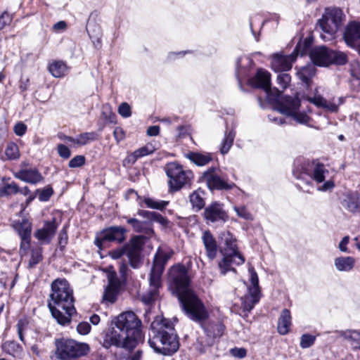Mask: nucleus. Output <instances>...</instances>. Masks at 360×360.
I'll list each match as a JSON object with an SVG mask.
<instances>
[{
  "mask_svg": "<svg viewBox=\"0 0 360 360\" xmlns=\"http://www.w3.org/2000/svg\"><path fill=\"white\" fill-rule=\"evenodd\" d=\"M168 281L171 289L177 295L182 310L190 319L201 323L208 318L209 314L204 304L190 289V279L184 266H172Z\"/></svg>",
  "mask_w": 360,
  "mask_h": 360,
  "instance_id": "1",
  "label": "nucleus"
},
{
  "mask_svg": "<svg viewBox=\"0 0 360 360\" xmlns=\"http://www.w3.org/2000/svg\"><path fill=\"white\" fill-rule=\"evenodd\" d=\"M254 87L262 89L266 94L267 99L276 103V109L282 114L291 116L297 123L308 124L310 117L305 113L298 111L300 100L297 97H282L281 91L277 89H271L270 73L259 69L256 75L249 79Z\"/></svg>",
  "mask_w": 360,
  "mask_h": 360,
  "instance_id": "2",
  "label": "nucleus"
},
{
  "mask_svg": "<svg viewBox=\"0 0 360 360\" xmlns=\"http://www.w3.org/2000/svg\"><path fill=\"white\" fill-rule=\"evenodd\" d=\"M73 290L67 280L58 278L51 283V293L48 306L53 317L60 325L70 322L76 312Z\"/></svg>",
  "mask_w": 360,
  "mask_h": 360,
  "instance_id": "3",
  "label": "nucleus"
},
{
  "mask_svg": "<svg viewBox=\"0 0 360 360\" xmlns=\"http://www.w3.org/2000/svg\"><path fill=\"white\" fill-rule=\"evenodd\" d=\"M148 344L156 353L172 355L179 347L178 336L173 323L167 319L157 316L150 325Z\"/></svg>",
  "mask_w": 360,
  "mask_h": 360,
  "instance_id": "4",
  "label": "nucleus"
},
{
  "mask_svg": "<svg viewBox=\"0 0 360 360\" xmlns=\"http://www.w3.org/2000/svg\"><path fill=\"white\" fill-rule=\"evenodd\" d=\"M293 175L297 179L306 180L307 178L313 180L317 185V190L321 192L331 191L335 187L332 179H327L329 171L326 166L318 160L312 161H297L292 171Z\"/></svg>",
  "mask_w": 360,
  "mask_h": 360,
  "instance_id": "5",
  "label": "nucleus"
},
{
  "mask_svg": "<svg viewBox=\"0 0 360 360\" xmlns=\"http://www.w3.org/2000/svg\"><path fill=\"white\" fill-rule=\"evenodd\" d=\"M221 246L219 251L222 259L218 263L220 274L223 276L228 272L236 273L234 266L244 264V256L238 250L237 241L235 237L229 232L224 231L220 234Z\"/></svg>",
  "mask_w": 360,
  "mask_h": 360,
  "instance_id": "6",
  "label": "nucleus"
},
{
  "mask_svg": "<svg viewBox=\"0 0 360 360\" xmlns=\"http://www.w3.org/2000/svg\"><path fill=\"white\" fill-rule=\"evenodd\" d=\"M89 352L90 347L86 342L69 338L56 340V356L58 359H76L86 356Z\"/></svg>",
  "mask_w": 360,
  "mask_h": 360,
  "instance_id": "7",
  "label": "nucleus"
},
{
  "mask_svg": "<svg viewBox=\"0 0 360 360\" xmlns=\"http://www.w3.org/2000/svg\"><path fill=\"white\" fill-rule=\"evenodd\" d=\"M343 13L340 8L333 7L325 9L322 18L319 20V27L322 33L320 34L323 41L332 40L341 25Z\"/></svg>",
  "mask_w": 360,
  "mask_h": 360,
  "instance_id": "8",
  "label": "nucleus"
},
{
  "mask_svg": "<svg viewBox=\"0 0 360 360\" xmlns=\"http://www.w3.org/2000/svg\"><path fill=\"white\" fill-rule=\"evenodd\" d=\"M112 321L138 343L141 339V321L133 311H125L115 317Z\"/></svg>",
  "mask_w": 360,
  "mask_h": 360,
  "instance_id": "9",
  "label": "nucleus"
},
{
  "mask_svg": "<svg viewBox=\"0 0 360 360\" xmlns=\"http://www.w3.org/2000/svg\"><path fill=\"white\" fill-rule=\"evenodd\" d=\"M165 170L169 179L168 184L172 191H177L184 186L190 184L193 178L191 171L184 170L183 167L176 162L167 164Z\"/></svg>",
  "mask_w": 360,
  "mask_h": 360,
  "instance_id": "10",
  "label": "nucleus"
},
{
  "mask_svg": "<svg viewBox=\"0 0 360 360\" xmlns=\"http://www.w3.org/2000/svg\"><path fill=\"white\" fill-rule=\"evenodd\" d=\"M136 340L127 335L122 329H118L111 321L110 328L106 332L103 341V346L108 349L112 346L131 350L136 347Z\"/></svg>",
  "mask_w": 360,
  "mask_h": 360,
  "instance_id": "11",
  "label": "nucleus"
},
{
  "mask_svg": "<svg viewBox=\"0 0 360 360\" xmlns=\"http://www.w3.org/2000/svg\"><path fill=\"white\" fill-rule=\"evenodd\" d=\"M248 271L250 285L248 286V293L240 298L243 316L248 315V313L259 302L261 297L257 274L252 266L249 267Z\"/></svg>",
  "mask_w": 360,
  "mask_h": 360,
  "instance_id": "12",
  "label": "nucleus"
},
{
  "mask_svg": "<svg viewBox=\"0 0 360 360\" xmlns=\"http://www.w3.org/2000/svg\"><path fill=\"white\" fill-rule=\"evenodd\" d=\"M127 230L122 226H112L103 229L96 236L94 244L102 249L106 242L122 243L126 240Z\"/></svg>",
  "mask_w": 360,
  "mask_h": 360,
  "instance_id": "13",
  "label": "nucleus"
},
{
  "mask_svg": "<svg viewBox=\"0 0 360 360\" xmlns=\"http://www.w3.org/2000/svg\"><path fill=\"white\" fill-rule=\"evenodd\" d=\"M146 238L143 236H136L125 245L127 257L130 266L134 269H139L142 264L141 251Z\"/></svg>",
  "mask_w": 360,
  "mask_h": 360,
  "instance_id": "14",
  "label": "nucleus"
},
{
  "mask_svg": "<svg viewBox=\"0 0 360 360\" xmlns=\"http://www.w3.org/2000/svg\"><path fill=\"white\" fill-rule=\"evenodd\" d=\"M216 167H211L205 171L202 174V179L205 181L210 190H231L236 188L239 191H241L234 183H229L223 178L217 175L215 172Z\"/></svg>",
  "mask_w": 360,
  "mask_h": 360,
  "instance_id": "15",
  "label": "nucleus"
},
{
  "mask_svg": "<svg viewBox=\"0 0 360 360\" xmlns=\"http://www.w3.org/2000/svg\"><path fill=\"white\" fill-rule=\"evenodd\" d=\"M314 94V96H307L304 98L316 106L322 108L330 112H338V107L342 105L345 101L343 97L333 98L332 100L328 101L319 94L318 88L315 89Z\"/></svg>",
  "mask_w": 360,
  "mask_h": 360,
  "instance_id": "16",
  "label": "nucleus"
},
{
  "mask_svg": "<svg viewBox=\"0 0 360 360\" xmlns=\"http://www.w3.org/2000/svg\"><path fill=\"white\" fill-rule=\"evenodd\" d=\"M343 38L348 46L360 53V21L349 22L345 29Z\"/></svg>",
  "mask_w": 360,
  "mask_h": 360,
  "instance_id": "17",
  "label": "nucleus"
},
{
  "mask_svg": "<svg viewBox=\"0 0 360 360\" xmlns=\"http://www.w3.org/2000/svg\"><path fill=\"white\" fill-rule=\"evenodd\" d=\"M108 283L104 290L103 301L105 303L112 304L117 299L121 288V282L115 271L108 274Z\"/></svg>",
  "mask_w": 360,
  "mask_h": 360,
  "instance_id": "18",
  "label": "nucleus"
},
{
  "mask_svg": "<svg viewBox=\"0 0 360 360\" xmlns=\"http://www.w3.org/2000/svg\"><path fill=\"white\" fill-rule=\"evenodd\" d=\"M172 252L164 249L158 248L155 255L153 265L150 271V275L153 276V279L157 280L161 278L165 269V265L170 259Z\"/></svg>",
  "mask_w": 360,
  "mask_h": 360,
  "instance_id": "19",
  "label": "nucleus"
},
{
  "mask_svg": "<svg viewBox=\"0 0 360 360\" xmlns=\"http://www.w3.org/2000/svg\"><path fill=\"white\" fill-rule=\"evenodd\" d=\"M204 217L207 223H224L228 219V215L224 210L222 205L216 202L205 208Z\"/></svg>",
  "mask_w": 360,
  "mask_h": 360,
  "instance_id": "20",
  "label": "nucleus"
},
{
  "mask_svg": "<svg viewBox=\"0 0 360 360\" xmlns=\"http://www.w3.org/2000/svg\"><path fill=\"white\" fill-rule=\"evenodd\" d=\"M14 227L21 238L20 251L21 253L23 252L25 254L30 244L32 231L31 223L24 219L20 223L15 224Z\"/></svg>",
  "mask_w": 360,
  "mask_h": 360,
  "instance_id": "21",
  "label": "nucleus"
},
{
  "mask_svg": "<svg viewBox=\"0 0 360 360\" xmlns=\"http://www.w3.org/2000/svg\"><path fill=\"white\" fill-rule=\"evenodd\" d=\"M297 56L294 51L290 55L276 53L272 56L271 67L276 72L288 71L291 69Z\"/></svg>",
  "mask_w": 360,
  "mask_h": 360,
  "instance_id": "22",
  "label": "nucleus"
},
{
  "mask_svg": "<svg viewBox=\"0 0 360 360\" xmlns=\"http://www.w3.org/2000/svg\"><path fill=\"white\" fill-rule=\"evenodd\" d=\"M310 58L314 64L319 66L330 65V50L326 46L314 48L309 53Z\"/></svg>",
  "mask_w": 360,
  "mask_h": 360,
  "instance_id": "23",
  "label": "nucleus"
},
{
  "mask_svg": "<svg viewBox=\"0 0 360 360\" xmlns=\"http://www.w3.org/2000/svg\"><path fill=\"white\" fill-rule=\"evenodd\" d=\"M128 224L131 225L134 232L141 233L145 237H151L154 232L150 221H140L136 218L123 217Z\"/></svg>",
  "mask_w": 360,
  "mask_h": 360,
  "instance_id": "24",
  "label": "nucleus"
},
{
  "mask_svg": "<svg viewBox=\"0 0 360 360\" xmlns=\"http://www.w3.org/2000/svg\"><path fill=\"white\" fill-rule=\"evenodd\" d=\"M160 279L161 278H158L157 280H155L153 279V276L150 274L149 289L141 297V300L144 304L147 305L152 304L158 299Z\"/></svg>",
  "mask_w": 360,
  "mask_h": 360,
  "instance_id": "25",
  "label": "nucleus"
},
{
  "mask_svg": "<svg viewBox=\"0 0 360 360\" xmlns=\"http://www.w3.org/2000/svg\"><path fill=\"white\" fill-rule=\"evenodd\" d=\"M202 241L207 257L210 260H214L217 255L218 245L214 237L210 231H205L202 233Z\"/></svg>",
  "mask_w": 360,
  "mask_h": 360,
  "instance_id": "26",
  "label": "nucleus"
},
{
  "mask_svg": "<svg viewBox=\"0 0 360 360\" xmlns=\"http://www.w3.org/2000/svg\"><path fill=\"white\" fill-rule=\"evenodd\" d=\"M14 176L22 181L32 184H36L43 179L41 174L35 168H21L19 171L14 173Z\"/></svg>",
  "mask_w": 360,
  "mask_h": 360,
  "instance_id": "27",
  "label": "nucleus"
},
{
  "mask_svg": "<svg viewBox=\"0 0 360 360\" xmlns=\"http://www.w3.org/2000/svg\"><path fill=\"white\" fill-rule=\"evenodd\" d=\"M186 158L188 159L192 163L198 167H204L209 165L214 160L212 153L200 151L195 152L191 151L185 155Z\"/></svg>",
  "mask_w": 360,
  "mask_h": 360,
  "instance_id": "28",
  "label": "nucleus"
},
{
  "mask_svg": "<svg viewBox=\"0 0 360 360\" xmlns=\"http://www.w3.org/2000/svg\"><path fill=\"white\" fill-rule=\"evenodd\" d=\"M56 229L57 226L53 219L52 221L46 222L41 229L35 232L34 236L41 242L49 243L53 237Z\"/></svg>",
  "mask_w": 360,
  "mask_h": 360,
  "instance_id": "29",
  "label": "nucleus"
},
{
  "mask_svg": "<svg viewBox=\"0 0 360 360\" xmlns=\"http://www.w3.org/2000/svg\"><path fill=\"white\" fill-rule=\"evenodd\" d=\"M342 205L351 212H360V193L354 191L346 193Z\"/></svg>",
  "mask_w": 360,
  "mask_h": 360,
  "instance_id": "30",
  "label": "nucleus"
},
{
  "mask_svg": "<svg viewBox=\"0 0 360 360\" xmlns=\"http://www.w3.org/2000/svg\"><path fill=\"white\" fill-rule=\"evenodd\" d=\"M356 260L353 257L340 256L334 259V266L337 271L340 272H349L355 265Z\"/></svg>",
  "mask_w": 360,
  "mask_h": 360,
  "instance_id": "31",
  "label": "nucleus"
},
{
  "mask_svg": "<svg viewBox=\"0 0 360 360\" xmlns=\"http://www.w3.org/2000/svg\"><path fill=\"white\" fill-rule=\"evenodd\" d=\"M291 320L290 311L287 309L282 310L277 324V330L280 335H284L288 333L291 326Z\"/></svg>",
  "mask_w": 360,
  "mask_h": 360,
  "instance_id": "32",
  "label": "nucleus"
},
{
  "mask_svg": "<svg viewBox=\"0 0 360 360\" xmlns=\"http://www.w3.org/2000/svg\"><path fill=\"white\" fill-rule=\"evenodd\" d=\"M1 347L4 352L13 357H21L22 356V347L14 340L5 341Z\"/></svg>",
  "mask_w": 360,
  "mask_h": 360,
  "instance_id": "33",
  "label": "nucleus"
},
{
  "mask_svg": "<svg viewBox=\"0 0 360 360\" xmlns=\"http://www.w3.org/2000/svg\"><path fill=\"white\" fill-rule=\"evenodd\" d=\"M205 192L201 189H198L193 191L189 196L190 202L192 205L193 209L195 212H198L202 209L205 205Z\"/></svg>",
  "mask_w": 360,
  "mask_h": 360,
  "instance_id": "34",
  "label": "nucleus"
},
{
  "mask_svg": "<svg viewBox=\"0 0 360 360\" xmlns=\"http://www.w3.org/2000/svg\"><path fill=\"white\" fill-rule=\"evenodd\" d=\"M49 70L54 77L58 78L68 74V68L63 61H55L50 64Z\"/></svg>",
  "mask_w": 360,
  "mask_h": 360,
  "instance_id": "35",
  "label": "nucleus"
},
{
  "mask_svg": "<svg viewBox=\"0 0 360 360\" xmlns=\"http://www.w3.org/2000/svg\"><path fill=\"white\" fill-rule=\"evenodd\" d=\"M224 326L221 323L210 324L205 328V332L207 337L212 340L208 342L209 345L212 344L214 339L219 338L223 334Z\"/></svg>",
  "mask_w": 360,
  "mask_h": 360,
  "instance_id": "36",
  "label": "nucleus"
},
{
  "mask_svg": "<svg viewBox=\"0 0 360 360\" xmlns=\"http://www.w3.org/2000/svg\"><path fill=\"white\" fill-rule=\"evenodd\" d=\"M315 68L311 65L302 67L298 72L297 76L307 86H309L311 78L315 75Z\"/></svg>",
  "mask_w": 360,
  "mask_h": 360,
  "instance_id": "37",
  "label": "nucleus"
},
{
  "mask_svg": "<svg viewBox=\"0 0 360 360\" xmlns=\"http://www.w3.org/2000/svg\"><path fill=\"white\" fill-rule=\"evenodd\" d=\"M235 136L236 131L233 129L225 132L224 138L223 139L220 148V152L221 154L225 155L228 153L233 143Z\"/></svg>",
  "mask_w": 360,
  "mask_h": 360,
  "instance_id": "38",
  "label": "nucleus"
},
{
  "mask_svg": "<svg viewBox=\"0 0 360 360\" xmlns=\"http://www.w3.org/2000/svg\"><path fill=\"white\" fill-rule=\"evenodd\" d=\"M155 150V147L151 143H148L146 146L136 150L134 153H132L129 158L132 160L133 162H136L138 159L146 156L148 155L152 154Z\"/></svg>",
  "mask_w": 360,
  "mask_h": 360,
  "instance_id": "39",
  "label": "nucleus"
},
{
  "mask_svg": "<svg viewBox=\"0 0 360 360\" xmlns=\"http://www.w3.org/2000/svg\"><path fill=\"white\" fill-rule=\"evenodd\" d=\"M340 336L343 337L354 345V347H357L360 345V333L356 330H346L340 331Z\"/></svg>",
  "mask_w": 360,
  "mask_h": 360,
  "instance_id": "40",
  "label": "nucleus"
},
{
  "mask_svg": "<svg viewBox=\"0 0 360 360\" xmlns=\"http://www.w3.org/2000/svg\"><path fill=\"white\" fill-rule=\"evenodd\" d=\"M5 155L7 160H17L20 158L18 146L13 142L8 143L5 148Z\"/></svg>",
  "mask_w": 360,
  "mask_h": 360,
  "instance_id": "41",
  "label": "nucleus"
},
{
  "mask_svg": "<svg viewBox=\"0 0 360 360\" xmlns=\"http://www.w3.org/2000/svg\"><path fill=\"white\" fill-rule=\"evenodd\" d=\"M347 62V56L340 51L330 50V64L344 65Z\"/></svg>",
  "mask_w": 360,
  "mask_h": 360,
  "instance_id": "42",
  "label": "nucleus"
},
{
  "mask_svg": "<svg viewBox=\"0 0 360 360\" xmlns=\"http://www.w3.org/2000/svg\"><path fill=\"white\" fill-rule=\"evenodd\" d=\"M245 60L247 64H250L251 63V60L248 57H239L236 60V75L238 80V84L241 87V80L242 78L246 75V70H243L241 68V62L242 60Z\"/></svg>",
  "mask_w": 360,
  "mask_h": 360,
  "instance_id": "43",
  "label": "nucleus"
},
{
  "mask_svg": "<svg viewBox=\"0 0 360 360\" xmlns=\"http://www.w3.org/2000/svg\"><path fill=\"white\" fill-rule=\"evenodd\" d=\"M96 134L94 132H85L79 134L75 137L76 145L79 146H84L89 142L96 140Z\"/></svg>",
  "mask_w": 360,
  "mask_h": 360,
  "instance_id": "44",
  "label": "nucleus"
},
{
  "mask_svg": "<svg viewBox=\"0 0 360 360\" xmlns=\"http://www.w3.org/2000/svg\"><path fill=\"white\" fill-rule=\"evenodd\" d=\"M144 203L148 208L162 210L168 205L169 201L146 198L144 199Z\"/></svg>",
  "mask_w": 360,
  "mask_h": 360,
  "instance_id": "45",
  "label": "nucleus"
},
{
  "mask_svg": "<svg viewBox=\"0 0 360 360\" xmlns=\"http://www.w3.org/2000/svg\"><path fill=\"white\" fill-rule=\"evenodd\" d=\"M312 39L311 37H307L303 42H300L296 46L294 52L297 56H304L307 52L308 49L311 46Z\"/></svg>",
  "mask_w": 360,
  "mask_h": 360,
  "instance_id": "46",
  "label": "nucleus"
},
{
  "mask_svg": "<svg viewBox=\"0 0 360 360\" xmlns=\"http://www.w3.org/2000/svg\"><path fill=\"white\" fill-rule=\"evenodd\" d=\"M19 191L18 186L12 182L11 184H5L3 187L0 188V196H8L12 194L18 193Z\"/></svg>",
  "mask_w": 360,
  "mask_h": 360,
  "instance_id": "47",
  "label": "nucleus"
},
{
  "mask_svg": "<svg viewBox=\"0 0 360 360\" xmlns=\"http://www.w3.org/2000/svg\"><path fill=\"white\" fill-rule=\"evenodd\" d=\"M316 340L314 335L310 334H303L300 338V345L302 349L309 348L314 345Z\"/></svg>",
  "mask_w": 360,
  "mask_h": 360,
  "instance_id": "48",
  "label": "nucleus"
},
{
  "mask_svg": "<svg viewBox=\"0 0 360 360\" xmlns=\"http://www.w3.org/2000/svg\"><path fill=\"white\" fill-rule=\"evenodd\" d=\"M233 210H235V212H236L237 215L239 217L244 219L245 220H252L253 219V217H252V214L248 211V210L247 209L246 207L235 206L233 207Z\"/></svg>",
  "mask_w": 360,
  "mask_h": 360,
  "instance_id": "49",
  "label": "nucleus"
},
{
  "mask_svg": "<svg viewBox=\"0 0 360 360\" xmlns=\"http://www.w3.org/2000/svg\"><path fill=\"white\" fill-rule=\"evenodd\" d=\"M28 326V321L26 319H20L17 323V330L19 339L25 345L24 339V332L27 330Z\"/></svg>",
  "mask_w": 360,
  "mask_h": 360,
  "instance_id": "50",
  "label": "nucleus"
},
{
  "mask_svg": "<svg viewBox=\"0 0 360 360\" xmlns=\"http://www.w3.org/2000/svg\"><path fill=\"white\" fill-rule=\"evenodd\" d=\"M42 259L41 250L40 249L32 251L31 258L29 262V267H34Z\"/></svg>",
  "mask_w": 360,
  "mask_h": 360,
  "instance_id": "51",
  "label": "nucleus"
},
{
  "mask_svg": "<svg viewBox=\"0 0 360 360\" xmlns=\"http://www.w3.org/2000/svg\"><path fill=\"white\" fill-rule=\"evenodd\" d=\"M290 80L291 77L290 75L287 73H281L277 77V82L283 90L287 88Z\"/></svg>",
  "mask_w": 360,
  "mask_h": 360,
  "instance_id": "52",
  "label": "nucleus"
},
{
  "mask_svg": "<svg viewBox=\"0 0 360 360\" xmlns=\"http://www.w3.org/2000/svg\"><path fill=\"white\" fill-rule=\"evenodd\" d=\"M37 192H39L38 198L41 202L48 201L53 193L51 187H46L42 190H37Z\"/></svg>",
  "mask_w": 360,
  "mask_h": 360,
  "instance_id": "53",
  "label": "nucleus"
},
{
  "mask_svg": "<svg viewBox=\"0 0 360 360\" xmlns=\"http://www.w3.org/2000/svg\"><path fill=\"white\" fill-rule=\"evenodd\" d=\"M85 157L81 155H76L69 162L68 166L70 168L82 167L85 164Z\"/></svg>",
  "mask_w": 360,
  "mask_h": 360,
  "instance_id": "54",
  "label": "nucleus"
},
{
  "mask_svg": "<svg viewBox=\"0 0 360 360\" xmlns=\"http://www.w3.org/2000/svg\"><path fill=\"white\" fill-rule=\"evenodd\" d=\"M119 114L124 117L127 118L131 115V107L127 103H122L118 108Z\"/></svg>",
  "mask_w": 360,
  "mask_h": 360,
  "instance_id": "55",
  "label": "nucleus"
},
{
  "mask_svg": "<svg viewBox=\"0 0 360 360\" xmlns=\"http://www.w3.org/2000/svg\"><path fill=\"white\" fill-rule=\"evenodd\" d=\"M124 253L127 254V248L124 245V247H121L117 248L115 250H112L109 252V255L114 259H120Z\"/></svg>",
  "mask_w": 360,
  "mask_h": 360,
  "instance_id": "56",
  "label": "nucleus"
},
{
  "mask_svg": "<svg viewBox=\"0 0 360 360\" xmlns=\"http://www.w3.org/2000/svg\"><path fill=\"white\" fill-rule=\"evenodd\" d=\"M11 16L10 14L4 11L0 14V30H2L6 25L11 22Z\"/></svg>",
  "mask_w": 360,
  "mask_h": 360,
  "instance_id": "57",
  "label": "nucleus"
},
{
  "mask_svg": "<svg viewBox=\"0 0 360 360\" xmlns=\"http://www.w3.org/2000/svg\"><path fill=\"white\" fill-rule=\"evenodd\" d=\"M58 153L61 158L65 159L69 158L71 155L70 150L63 144L58 146Z\"/></svg>",
  "mask_w": 360,
  "mask_h": 360,
  "instance_id": "58",
  "label": "nucleus"
},
{
  "mask_svg": "<svg viewBox=\"0 0 360 360\" xmlns=\"http://www.w3.org/2000/svg\"><path fill=\"white\" fill-rule=\"evenodd\" d=\"M13 131L17 136H22L26 133L27 126L22 122H19L15 124Z\"/></svg>",
  "mask_w": 360,
  "mask_h": 360,
  "instance_id": "59",
  "label": "nucleus"
},
{
  "mask_svg": "<svg viewBox=\"0 0 360 360\" xmlns=\"http://www.w3.org/2000/svg\"><path fill=\"white\" fill-rule=\"evenodd\" d=\"M150 220L156 221L164 226H167L169 223V221L165 217L155 212H153Z\"/></svg>",
  "mask_w": 360,
  "mask_h": 360,
  "instance_id": "60",
  "label": "nucleus"
},
{
  "mask_svg": "<svg viewBox=\"0 0 360 360\" xmlns=\"http://www.w3.org/2000/svg\"><path fill=\"white\" fill-rule=\"evenodd\" d=\"M91 326L87 322H82L77 325V330L81 335H86L90 332Z\"/></svg>",
  "mask_w": 360,
  "mask_h": 360,
  "instance_id": "61",
  "label": "nucleus"
},
{
  "mask_svg": "<svg viewBox=\"0 0 360 360\" xmlns=\"http://www.w3.org/2000/svg\"><path fill=\"white\" fill-rule=\"evenodd\" d=\"M231 354L232 356L237 358H244L246 356L247 352L244 348H234L231 350Z\"/></svg>",
  "mask_w": 360,
  "mask_h": 360,
  "instance_id": "62",
  "label": "nucleus"
},
{
  "mask_svg": "<svg viewBox=\"0 0 360 360\" xmlns=\"http://www.w3.org/2000/svg\"><path fill=\"white\" fill-rule=\"evenodd\" d=\"M68 234H67L66 231H65V229H63L62 231H60V232L59 233V238H58L59 245L61 248L65 247L68 243Z\"/></svg>",
  "mask_w": 360,
  "mask_h": 360,
  "instance_id": "63",
  "label": "nucleus"
},
{
  "mask_svg": "<svg viewBox=\"0 0 360 360\" xmlns=\"http://www.w3.org/2000/svg\"><path fill=\"white\" fill-rule=\"evenodd\" d=\"M349 242V237L347 236H345L342 239V240L340 241V243H339V245H338V248L341 252H349V251L347 248V245H348Z\"/></svg>",
  "mask_w": 360,
  "mask_h": 360,
  "instance_id": "64",
  "label": "nucleus"
}]
</instances>
